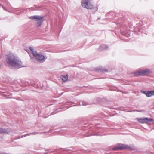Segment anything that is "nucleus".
I'll use <instances>...</instances> for the list:
<instances>
[{"instance_id":"obj_1","label":"nucleus","mask_w":154,"mask_h":154,"mask_svg":"<svg viewBox=\"0 0 154 154\" xmlns=\"http://www.w3.org/2000/svg\"><path fill=\"white\" fill-rule=\"evenodd\" d=\"M7 63L13 67L19 68L23 67L22 63L13 54H8L7 57Z\"/></svg>"},{"instance_id":"obj_2","label":"nucleus","mask_w":154,"mask_h":154,"mask_svg":"<svg viewBox=\"0 0 154 154\" xmlns=\"http://www.w3.org/2000/svg\"><path fill=\"white\" fill-rule=\"evenodd\" d=\"M31 51L35 59L38 62L43 63L45 60V56L41 53L37 52L31 47L30 48Z\"/></svg>"},{"instance_id":"obj_3","label":"nucleus","mask_w":154,"mask_h":154,"mask_svg":"<svg viewBox=\"0 0 154 154\" xmlns=\"http://www.w3.org/2000/svg\"><path fill=\"white\" fill-rule=\"evenodd\" d=\"M151 73L150 69H146L138 70L134 72V74L136 76H147Z\"/></svg>"},{"instance_id":"obj_4","label":"nucleus","mask_w":154,"mask_h":154,"mask_svg":"<svg viewBox=\"0 0 154 154\" xmlns=\"http://www.w3.org/2000/svg\"><path fill=\"white\" fill-rule=\"evenodd\" d=\"M128 149L129 150L133 149V147L131 146L122 144H117L116 146L114 147L112 149L113 150H123Z\"/></svg>"},{"instance_id":"obj_5","label":"nucleus","mask_w":154,"mask_h":154,"mask_svg":"<svg viewBox=\"0 0 154 154\" xmlns=\"http://www.w3.org/2000/svg\"><path fill=\"white\" fill-rule=\"evenodd\" d=\"M30 18L32 20H36L37 21V25L38 26L41 25L43 21V17L35 15L32 16L30 17Z\"/></svg>"},{"instance_id":"obj_6","label":"nucleus","mask_w":154,"mask_h":154,"mask_svg":"<svg viewBox=\"0 0 154 154\" xmlns=\"http://www.w3.org/2000/svg\"><path fill=\"white\" fill-rule=\"evenodd\" d=\"M137 120L140 123L142 124H148L150 122H153V119L149 118L147 117L143 118H137Z\"/></svg>"},{"instance_id":"obj_7","label":"nucleus","mask_w":154,"mask_h":154,"mask_svg":"<svg viewBox=\"0 0 154 154\" xmlns=\"http://www.w3.org/2000/svg\"><path fill=\"white\" fill-rule=\"evenodd\" d=\"M81 4L82 6L88 9L90 8V5L89 0H82Z\"/></svg>"},{"instance_id":"obj_8","label":"nucleus","mask_w":154,"mask_h":154,"mask_svg":"<svg viewBox=\"0 0 154 154\" xmlns=\"http://www.w3.org/2000/svg\"><path fill=\"white\" fill-rule=\"evenodd\" d=\"M142 92L147 97H150L154 95V91H144Z\"/></svg>"},{"instance_id":"obj_9","label":"nucleus","mask_w":154,"mask_h":154,"mask_svg":"<svg viewBox=\"0 0 154 154\" xmlns=\"http://www.w3.org/2000/svg\"><path fill=\"white\" fill-rule=\"evenodd\" d=\"M108 47L105 45H100L99 48V49L100 50H106L108 49Z\"/></svg>"},{"instance_id":"obj_10","label":"nucleus","mask_w":154,"mask_h":154,"mask_svg":"<svg viewBox=\"0 0 154 154\" xmlns=\"http://www.w3.org/2000/svg\"><path fill=\"white\" fill-rule=\"evenodd\" d=\"M61 79L64 82H66L68 80V76L67 75H62L60 77Z\"/></svg>"},{"instance_id":"obj_11","label":"nucleus","mask_w":154,"mask_h":154,"mask_svg":"<svg viewBox=\"0 0 154 154\" xmlns=\"http://www.w3.org/2000/svg\"><path fill=\"white\" fill-rule=\"evenodd\" d=\"M8 133V131L3 128H0V133Z\"/></svg>"},{"instance_id":"obj_12","label":"nucleus","mask_w":154,"mask_h":154,"mask_svg":"<svg viewBox=\"0 0 154 154\" xmlns=\"http://www.w3.org/2000/svg\"><path fill=\"white\" fill-rule=\"evenodd\" d=\"M108 71V70L107 69H103V72H107Z\"/></svg>"}]
</instances>
